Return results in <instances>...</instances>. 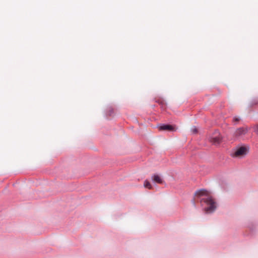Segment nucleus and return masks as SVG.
<instances>
[{
  "mask_svg": "<svg viewBox=\"0 0 258 258\" xmlns=\"http://www.w3.org/2000/svg\"><path fill=\"white\" fill-rule=\"evenodd\" d=\"M239 118L238 117H234L233 118V121H235V122H238L239 121Z\"/></svg>",
  "mask_w": 258,
  "mask_h": 258,
  "instance_id": "obj_10",
  "label": "nucleus"
},
{
  "mask_svg": "<svg viewBox=\"0 0 258 258\" xmlns=\"http://www.w3.org/2000/svg\"><path fill=\"white\" fill-rule=\"evenodd\" d=\"M210 141L213 144L218 145L221 143L222 141V137L219 133H217L215 134L214 136L210 138Z\"/></svg>",
  "mask_w": 258,
  "mask_h": 258,
  "instance_id": "obj_4",
  "label": "nucleus"
},
{
  "mask_svg": "<svg viewBox=\"0 0 258 258\" xmlns=\"http://www.w3.org/2000/svg\"><path fill=\"white\" fill-rule=\"evenodd\" d=\"M250 147L248 145H242L237 146L231 154V156L234 158H242L245 157L249 151Z\"/></svg>",
  "mask_w": 258,
  "mask_h": 258,
  "instance_id": "obj_2",
  "label": "nucleus"
},
{
  "mask_svg": "<svg viewBox=\"0 0 258 258\" xmlns=\"http://www.w3.org/2000/svg\"><path fill=\"white\" fill-rule=\"evenodd\" d=\"M191 132L194 134H196L198 133V129L196 127H193L191 128Z\"/></svg>",
  "mask_w": 258,
  "mask_h": 258,
  "instance_id": "obj_8",
  "label": "nucleus"
},
{
  "mask_svg": "<svg viewBox=\"0 0 258 258\" xmlns=\"http://www.w3.org/2000/svg\"><path fill=\"white\" fill-rule=\"evenodd\" d=\"M152 180L158 183L161 184L163 182V179L158 174H154L152 177Z\"/></svg>",
  "mask_w": 258,
  "mask_h": 258,
  "instance_id": "obj_6",
  "label": "nucleus"
},
{
  "mask_svg": "<svg viewBox=\"0 0 258 258\" xmlns=\"http://www.w3.org/2000/svg\"><path fill=\"white\" fill-rule=\"evenodd\" d=\"M196 195L199 197L206 196L200 200L201 205L204 206L205 204L207 207L204 208V210L207 213H210L215 211L216 208V203L212 198L209 195L208 191L205 189H200L196 191Z\"/></svg>",
  "mask_w": 258,
  "mask_h": 258,
  "instance_id": "obj_1",
  "label": "nucleus"
},
{
  "mask_svg": "<svg viewBox=\"0 0 258 258\" xmlns=\"http://www.w3.org/2000/svg\"><path fill=\"white\" fill-rule=\"evenodd\" d=\"M249 128L247 127H241L236 130L234 133L235 138H240L245 135L248 132Z\"/></svg>",
  "mask_w": 258,
  "mask_h": 258,
  "instance_id": "obj_3",
  "label": "nucleus"
},
{
  "mask_svg": "<svg viewBox=\"0 0 258 258\" xmlns=\"http://www.w3.org/2000/svg\"><path fill=\"white\" fill-rule=\"evenodd\" d=\"M254 132L258 135V124L253 126Z\"/></svg>",
  "mask_w": 258,
  "mask_h": 258,
  "instance_id": "obj_9",
  "label": "nucleus"
},
{
  "mask_svg": "<svg viewBox=\"0 0 258 258\" xmlns=\"http://www.w3.org/2000/svg\"><path fill=\"white\" fill-rule=\"evenodd\" d=\"M159 130L160 131H172L174 130V127L171 125L169 124H164L159 126Z\"/></svg>",
  "mask_w": 258,
  "mask_h": 258,
  "instance_id": "obj_5",
  "label": "nucleus"
},
{
  "mask_svg": "<svg viewBox=\"0 0 258 258\" xmlns=\"http://www.w3.org/2000/svg\"><path fill=\"white\" fill-rule=\"evenodd\" d=\"M144 186L145 188H147L148 189H152V185L151 184V183H150V182L146 180L144 181Z\"/></svg>",
  "mask_w": 258,
  "mask_h": 258,
  "instance_id": "obj_7",
  "label": "nucleus"
}]
</instances>
